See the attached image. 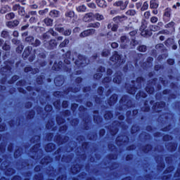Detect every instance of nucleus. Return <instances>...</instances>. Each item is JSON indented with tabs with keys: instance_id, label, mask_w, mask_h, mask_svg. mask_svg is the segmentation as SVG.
<instances>
[{
	"instance_id": "1",
	"label": "nucleus",
	"mask_w": 180,
	"mask_h": 180,
	"mask_svg": "<svg viewBox=\"0 0 180 180\" xmlns=\"http://www.w3.org/2000/svg\"><path fill=\"white\" fill-rule=\"evenodd\" d=\"M86 64H88L86 58L82 55H79L78 56V59L76 60V65H81V67H84Z\"/></svg>"
},
{
	"instance_id": "2",
	"label": "nucleus",
	"mask_w": 180,
	"mask_h": 180,
	"mask_svg": "<svg viewBox=\"0 0 180 180\" xmlns=\"http://www.w3.org/2000/svg\"><path fill=\"white\" fill-rule=\"evenodd\" d=\"M95 33L94 29H90L84 30L83 32L80 34V37H87V36H91V34H94Z\"/></svg>"
},
{
	"instance_id": "3",
	"label": "nucleus",
	"mask_w": 180,
	"mask_h": 180,
	"mask_svg": "<svg viewBox=\"0 0 180 180\" xmlns=\"http://www.w3.org/2000/svg\"><path fill=\"white\" fill-rule=\"evenodd\" d=\"M110 60L112 61V63H116V64H120V63H123V61L120 58V56L117 53L114 54L110 58Z\"/></svg>"
},
{
	"instance_id": "4",
	"label": "nucleus",
	"mask_w": 180,
	"mask_h": 180,
	"mask_svg": "<svg viewBox=\"0 0 180 180\" xmlns=\"http://www.w3.org/2000/svg\"><path fill=\"white\" fill-rule=\"evenodd\" d=\"M25 40L27 41H28L29 43H31L32 44H33L34 46H35L36 47H37V46H40V41L38 39L35 40V42L33 43V41H34V38H33V37H28L25 39Z\"/></svg>"
},
{
	"instance_id": "5",
	"label": "nucleus",
	"mask_w": 180,
	"mask_h": 180,
	"mask_svg": "<svg viewBox=\"0 0 180 180\" xmlns=\"http://www.w3.org/2000/svg\"><path fill=\"white\" fill-rule=\"evenodd\" d=\"M94 16L95 15L92 13H86L83 17V20L84 22H91L94 19Z\"/></svg>"
},
{
	"instance_id": "6",
	"label": "nucleus",
	"mask_w": 180,
	"mask_h": 180,
	"mask_svg": "<svg viewBox=\"0 0 180 180\" xmlns=\"http://www.w3.org/2000/svg\"><path fill=\"white\" fill-rule=\"evenodd\" d=\"M7 27H9L10 29H12L16 26H18V25H19V20H15L13 21H8L6 23Z\"/></svg>"
},
{
	"instance_id": "7",
	"label": "nucleus",
	"mask_w": 180,
	"mask_h": 180,
	"mask_svg": "<svg viewBox=\"0 0 180 180\" xmlns=\"http://www.w3.org/2000/svg\"><path fill=\"white\" fill-rule=\"evenodd\" d=\"M113 6H120L122 9V11L126 9V4H124V2L122 0L115 1L113 4Z\"/></svg>"
},
{
	"instance_id": "8",
	"label": "nucleus",
	"mask_w": 180,
	"mask_h": 180,
	"mask_svg": "<svg viewBox=\"0 0 180 180\" xmlns=\"http://www.w3.org/2000/svg\"><path fill=\"white\" fill-rule=\"evenodd\" d=\"M120 41H121L122 47H125L126 44H127V43H129V39L126 36H122L120 38Z\"/></svg>"
},
{
	"instance_id": "9",
	"label": "nucleus",
	"mask_w": 180,
	"mask_h": 180,
	"mask_svg": "<svg viewBox=\"0 0 180 180\" xmlns=\"http://www.w3.org/2000/svg\"><path fill=\"white\" fill-rule=\"evenodd\" d=\"M76 10L77 11V12H86V6L84 4L78 6L76 7Z\"/></svg>"
},
{
	"instance_id": "10",
	"label": "nucleus",
	"mask_w": 180,
	"mask_h": 180,
	"mask_svg": "<svg viewBox=\"0 0 180 180\" xmlns=\"http://www.w3.org/2000/svg\"><path fill=\"white\" fill-rule=\"evenodd\" d=\"M96 4L100 8H106V1L105 0H96Z\"/></svg>"
},
{
	"instance_id": "11",
	"label": "nucleus",
	"mask_w": 180,
	"mask_h": 180,
	"mask_svg": "<svg viewBox=\"0 0 180 180\" xmlns=\"http://www.w3.org/2000/svg\"><path fill=\"white\" fill-rule=\"evenodd\" d=\"M150 9H157L158 8V3L155 0H151L150 1Z\"/></svg>"
},
{
	"instance_id": "12",
	"label": "nucleus",
	"mask_w": 180,
	"mask_h": 180,
	"mask_svg": "<svg viewBox=\"0 0 180 180\" xmlns=\"http://www.w3.org/2000/svg\"><path fill=\"white\" fill-rule=\"evenodd\" d=\"M49 15L51 16V18H58V15H60V11L57 10H53L50 11Z\"/></svg>"
},
{
	"instance_id": "13",
	"label": "nucleus",
	"mask_w": 180,
	"mask_h": 180,
	"mask_svg": "<svg viewBox=\"0 0 180 180\" xmlns=\"http://www.w3.org/2000/svg\"><path fill=\"white\" fill-rule=\"evenodd\" d=\"M164 19L165 18H171V8H166L163 14Z\"/></svg>"
},
{
	"instance_id": "14",
	"label": "nucleus",
	"mask_w": 180,
	"mask_h": 180,
	"mask_svg": "<svg viewBox=\"0 0 180 180\" xmlns=\"http://www.w3.org/2000/svg\"><path fill=\"white\" fill-rule=\"evenodd\" d=\"M9 11H11V7H9V6H4L1 8L0 12L4 14L6 13V12H9Z\"/></svg>"
},
{
	"instance_id": "15",
	"label": "nucleus",
	"mask_w": 180,
	"mask_h": 180,
	"mask_svg": "<svg viewBox=\"0 0 180 180\" xmlns=\"http://www.w3.org/2000/svg\"><path fill=\"white\" fill-rule=\"evenodd\" d=\"M44 22L46 26H53V20L51 18H45Z\"/></svg>"
},
{
	"instance_id": "16",
	"label": "nucleus",
	"mask_w": 180,
	"mask_h": 180,
	"mask_svg": "<svg viewBox=\"0 0 180 180\" xmlns=\"http://www.w3.org/2000/svg\"><path fill=\"white\" fill-rule=\"evenodd\" d=\"M140 31L141 36H147V31L146 30V26L144 25H141Z\"/></svg>"
},
{
	"instance_id": "17",
	"label": "nucleus",
	"mask_w": 180,
	"mask_h": 180,
	"mask_svg": "<svg viewBox=\"0 0 180 180\" xmlns=\"http://www.w3.org/2000/svg\"><path fill=\"white\" fill-rule=\"evenodd\" d=\"M149 29L152 32H157L160 30V27H158V25H150L149 26Z\"/></svg>"
},
{
	"instance_id": "18",
	"label": "nucleus",
	"mask_w": 180,
	"mask_h": 180,
	"mask_svg": "<svg viewBox=\"0 0 180 180\" xmlns=\"http://www.w3.org/2000/svg\"><path fill=\"white\" fill-rule=\"evenodd\" d=\"M13 18H15V13H9L6 15V19H7V20H11V19H13Z\"/></svg>"
},
{
	"instance_id": "19",
	"label": "nucleus",
	"mask_w": 180,
	"mask_h": 180,
	"mask_svg": "<svg viewBox=\"0 0 180 180\" xmlns=\"http://www.w3.org/2000/svg\"><path fill=\"white\" fill-rule=\"evenodd\" d=\"M126 15H127V16H134V15H136V11L129 10L126 12Z\"/></svg>"
},
{
	"instance_id": "20",
	"label": "nucleus",
	"mask_w": 180,
	"mask_h": 180,
	"mask_svg": "<svg viewBox=\"0 0 180 180\" xmlns=\"http://www.w3.org/2000/svg\"><path fill=\"white\" fill-rule=\"evenodd\" d=\"M74 15H75L74 11H70L65 13L66 18H74Z\"/></svg>"
},
{
	"instance_id": "21",
	"label": "nucleus",
	"mask_w": 180,
	"mask_h": 180,
	"mask_svg": "<svg viewBox=\"0 0 180 180\" xmlns=\"http://www.w3.org/2000/svg\"><path fill=\"white\" fill-rule=\"evenodd\" d=\"M148 9V2L145 1L141 8V11H147Z\"/></svg>"
},
{
	"instance_id": "22",
	"label": "nucleus",
	"mask_w": 180,
	"mask_h": 180,
	"mask_svg": "<svg viewBox=\"0 0 180 180\" xmlns=\"http://www.w3.org/2000/svg\"><path fill=\"white\" fill-rule=\"evenodd\" d=\"M113 82L115 84H119L120 82H122V77L117 76L113 79Z\"/></svg>"
},
{
	"instance_id": "23",
	"label": "nucleus",
	"mask_w": 180,
	"mask_h": 180,
	"mask_svg": "<svg viewBox=\"0 0 180 180\" xmlns=\"http://www.w3.org/2000/svg\"><path fill=\"white\" fill-rule=\"evenodd\" d=\"M147 50V48L144 45H141L139 47V51H141L142 53L146 52Z\"/></svg>"
},
{
	"instance_id": "24",
	"label": "nucleus",
	"mask_w": 180,
	"mask_h": 180,
	"mask_svg": "<svg viewBox=\"0 0 180 180\" xmlns=\"http://www.w3.org/2000/svg\"><path fill=\"white\" fill-rule=\"evenodd\" d=\"M68 43H70V40H68V39H65V40L60 44V47H65V46H67V44H68Z\"/></svg>"
},
{
	"instance_id": "25",
	"label": "nucleus",
	"mask_w": 180,
	"mask_h": 180,
	"mask_svg": "<svg viewBox=\"0 0 180 180\" xmlns=\"http://www.w3.org/2000/svg\"><path fill=\"white\" fill-rule=\"evenodd\" d=\"M145 19H150V16H151V13L150 11H146L143 14Z\"/></svg>"
},
{
	"instance_id": "26",
	"label": "nucleus",
	"mask_w": 180,
	"mask_h": 180,
	"mask_svg": "<svg viewBox=\"0 0 180 180\" xmlns=\"http://www.w3.org/2000/svg\"><path fill=\"white\" fill-rule=\"evenodd\" d=\"M150 22L151 23H157V22H158V18H157L156 16L151 17Z\"/></svg>"
},
{
	"instance_id": "27",
	"label": "nucleus",
	"mask_w": 180,
	"mask_h": 180,
	"mask_svg": "<svg viewBox=\"0 0 180 180\" xmlns=\"http://www.w3.org/2000/svg\"><path fill=\"white\" fill-rule=\"evenodd\" d=\"M122 19H127V17H126L125 15H123V16H117V17H115V18H114V20H120V21L123 20Z\"/></svg>"
},
{
	"instance_id": "28",
	"label": "nucleus",
	"mask_w": 180,
	"mask_h": 180,
	"mask_svg": "<svg viewBox=\"0 0 180 180\" xmlns=\"http://www.w3.org/2000/svg\"><path fill=\"white\" fill-rule=\"evenodd\" d=\"M96 20H103V16L99 13L95 15Z\"/></svg>"
},
{
	"instance_id": "29",
	"label": "nucleus",
	"mask_w": 180,
	"mask_h": 180,
	"mask_svg": "<svg viewBox=\"0 0 180 180\" xmlns=\"http://www.w3.org/2000/svg\"><path fill=\"white\" fill-rule=\"evenodd\" d=\"M87 6H89V8H91V9H95L96 8V4H95L94 3H89L87 4Z\"/></svg>"
},
{
	"instance_id": "30",
	"label": "nucleus",
	"mask_w": 180,
	"mask_h": 180,
	"mask_svg": "<svg viewBox=\"0 0 180 180\" xmlns=\"http://www.w3.org/2000/svg\"><path fill=\"white\" fill-rule=\"evenodd\" d=\"M56 30H57V32H59V33H64V28L60 26L56 27Z\"/></svg>"
},
{
	"instance_id": "31",
	"label": "nucleus",
	"mask_w": 180,
	"mask_h": 180,
	"mask_svg": "<svg viewBox=\"0 0 180 180\" xmlns=\"http://www.w3.org/2000/svg\"><path fill=\"white\" fill-rule=\"evenodd\" d=\"M146 92L148 94H153V92H154V88H153V87H150V88L147 87L146 88Z\"/></svg>"
},
{
	"instance_id": "32",
	"label": "nucleus",
	"mask_w": 180,
	"mask_h": 180,
	"mask_svg": "<svg viewBox=\"0 0 180 180\" xmlns=\"http://www.w3.org/2000/svg\"><path fill=\"white\" fill-rule=\"evenodd\" d=\"M47 12H49V9L46 8L44 10H41L39 11V15H46V13H47Z\"/></svg>"
},
{
	"instance_id": "33",
	"label": "nucleus",
	"mask_w": 180,
	"mask_h": 180,
	"mask_svg": "<svg viewBox=\"0 0 180 180\" xmlns=\"http://www.w3.org/2000/svg\"><path fill=\"white\" fill-rule=\"evenodd\" d=\"M13 11H20V4H15L13 6Z\"/></svg>"
},
{
	"instance_id": "34",
	"label": "nucleus",
	"mask_w": 180,
	"mask_h": 180,
	"mask_svg": "<svg viewBox=\"0 0 180 180\" xmlns=\"http://www.w3.org/2000/svg\"><path fill=\"white\" fill-rule=\"evenodd\" d=\"M71 30H66L65 31H63L64 36H70L71 34Z\"/></svg>"
},
{
	"instance_id": "35",
	"label": "nucleus",
	"mask_w": 180,
	"mask_h": 180,
	"mask_svg": "<svg viewBox=\"0 0 180 180\" xmlns=\"http://www.w3.org/2000/svg\"><path fill=\"white\" fill-rule=\"evenodd\" d=\"M90 26L91 27H99V26H101V23L96 22L95 23L91 24Z\"/></svg>"
},
{
	"instance_id": "36",
	"label": "nucleus",
	"mask_w": 180,
	"mask_h": 180,
	"mask_svg": "<svg viewBox=\"0 0 180 180\" xmlns=\"http://www.w3.org/2000/svg\"><path fill=\"white\" fill-rule=\"evenodd\" d=\"M11 49V46L6 44L3 46V50H6V51Z\"/></svg>"
},
{
	"instance_id": "37",
	"label": "nucleus",
	"mask_w": 180,
	"mask_h": 180,
	"mask_svg": "<svg viewBox=\"0 0 180 180\" xmlns=\"http://www.w3.org/2000/svg\"><path fill=\"white\" fill-rule=\"evenodd\" d=\"M22 50H23V46H22V45L19 46L16 49L17 53H22Z\"/></svg>"
},
{
	"instance_id": "38",
	"label": "nucleus",
	"mask_w": 180,
	"mask_h": 180,
	"mask_svg": "<svg viewBox=\"0 0 180 180\" xmlns=\"http://www.w3.org/2000/svg\"><path fill=\"white\" fill-rule=\"evenodd\" d=\"M29 54H30L29 50L25 49L24 53L22 54L23 57H28Z\"/></svg>"
},
{
	"instance_id": "39",
	"label": "nucleus",
	"mask_w": 180,
	"mask_h": 180,
	"mask_svg": "<svg viewBox=\"0 0 180 180\" xmlns=\"http://www.w3.org/2000/svg\"><path fill=\"white\" fill-rule=\"evenodd\" d=\"M8 32H7V31H3L2 32H1V37H8Z\"/></svg>"
},
{
	"instance_id": "40",
	"label": "nucleus",
	"mask_w": 180,
	"mask_h": 180,
	"mask_svg": "<svg viewBox=\"0 0 180 180\" xmlns=\"http://www.w3.org/2000/svg\"><path fill=\"white\" fill-rule=\"evenodd\" d=\"M174 25H175V22H170L167 25H165V27H174Z\"/></svg>"
},
{
	"instance_id": "41",
	"label": "nucleus",
	"mask_w": 180,
	"mask_h": 180,
	"mask_svg": "<svg viewBox=\"0 0 180 180\" xmlns=\"http://www.w3.org/2000/svg\"><path fill=\"white\" fill-rule=\"evenodd\" d=\"M102 56L103 57H108V56H109V51H103L102 53Z\"/></svg>"
},
{
	"instance_id": "42",
	"label": "nucleus",
	"mask_w": 180,
	"mask_h": 180,
	"mask_svg": "<svg viewBox=\"0 0 180 180\" xmlns=\"http://www.w3.org/2000/svg\"><path fill=\"white\" fill-rule=\"evenodd\" d=\"M119 27V26H117V25L115 24L112 25L111 30L112 32H116V30H117V28Z\"/></svg>"
},
{
	"instance_id": "43",
	"label": "nucleus",
	"mask_w": 180,
	"mask_h": 180,
	"mask_svg": "<svg viewBox=\"0 0 180 180\" xmlns=\"http://www.w3.org/2000/svg\"><path fill=\"white\" fill-rule=\"evenodd\" d=\"M18 13L20 15H24V13H25V8L20 7V9L18 11Z\"/></svg>"
},
{
	"instance_id": "44",
	"label": "nucleus",
	"mask_w": 180,
	"mask_h": 180,
	"mask_svg": "<svg viewBox=\"0 0 180 180\" xmlns=\"http://www.w3.org/2000/svg\"><path fill=\"white\" fill-rule=\"evenodd\" d=\"M129 94H131V95H134V94H136V89L131 88V90H129Z\"/></svg>"
},
{
	"instance_id": "45",
	"label": "nucleus",
	"mask_w": 180,
	"mask_h": 180,
	"mask_svg": "<svg viewBox=\"0 0 180 180\" xmlns=\"http://www.w3.org/2000/svg\"><path fill=\"white\" fill-rule=\"evenodd\" d=\"M37 18H36V17H31L30 19V22L31 23H34V22H36Z\"/></svg>"
},
{
	"instance_id": "46",
	"label": "nucleus",
	"mask_w": 180,
	"mask_h": 180,
	"mask_svg": "<svg viewBox=\"0 0 180 180\" xmlns=\"http://www.w3.org/2000/svg\"><path fill=\"white\" fill-rule=\"evenodd\" d=\"M81 29L79 27H75L74 30H73V33H79Z\"/></svg>"
},
{
	"instance_id": "47",
	"label": "nucleus",
	"mask_w": 180,
	"mask_h": 180,
	"mask_svg": "<svg viewBox=\"0 0 180 180\" xmlns=\"http://www.w3.org/2000/svg\"><path fill=\"white\" fill-rule=\"evenodd\" d=\"M49 147H53V144L49 143L46 146V151H51V149H49Z\"/></svg>"
},
{
	"instance_id": "48",
	"label": "nucleus",
	"mask_w": 180,
	"mask_h": 180,
	"mask_svg": "<svg viewBox=\"0 0 180 180\" xmlns=\"http://www.w3.org/2000/svg\"><path fill=\"white\" fill-rule=\"evenodd\" d=\"M177 6H178V8H179V6H180L179 2H177L176 4L173 5L172 8H173V9H176Z\"/></svg>"
},
{
	"instance_id": "49",
	"label": "nucleus",
	"mask_w": 180,
	"mask_h": 180,
	"mask_svg": "<svg viewBox=\"0 0 180 180\" xmlns=\"http://www.w3.org/2000/svg\"><path fill=\"white\" fill-rule=\"evenodd\" d=\"M118 44L116 42H113L111 44V47H112V49H116V47H117Z\"/></svg>"
},
{
	"instance_id": "50",
	"label": "nucleus",
	"mask_w": 180,
	"mask_h": 180,
	"mask_svg": "<svg viewBox=\"0 0 180 180\" xmlns=\"http://www.w3.org/2000/svg\"><path fill=\"white\" fill-rule=\"evenodd\" d=\"M31 9H37L39 6L37 4H33L30 6Z\"/></svg>"
},
{
	"instance_id": "51",
	"label": "nucleus",
	"mask_w": 180,
	"mask_h": 180,
	"mask_svg": "<svg viewBox=\"0 0 180 180\" xmlns=\"http://www.w3.org/2000/svg\"><path fill=\"white\" fill-rule=\"evenodd\" d=\"M162 47H164V44H159L155 46L156 49H162Z\"/></svg>"
},
{
	"instance_id": "52",
	"label": "nucleus",
	"mask_w": 180,
	"mask_h": 180,
	"mask_svg": "<svg viewBox=\"0 0 180 180\" xmlns=\"http://www.w3.org/2000/svg\"><path fill=\"white\" fill-rule=\"evenodd\" d=\"M167 63L169 64V65H172V64H174V59H169Z\"/></svg>"
},
{
	"instance_id": "53",
	"label": "nucleus",
	"mask_w": 180,
	"mask_h": 180,
	"mask_svg": "<svg viewBox=\"0 0 180 180\" xmlns=\"http://www.w3.org/2000/svg\"><path fill=\"white\" fill-rule=\"evenodd\" d=\"M101 77H102L101 74H96V75H94V78H96V79H98V78H101Z\"/></svg>"
},
{
	"instance_id": "54",
	"label": "nucleus",
	"mask_w": 180,
	"mask_h": 180,
	"mask_svg": "<svg viewBox=\"0 0 180 180\" xmlns=\"http://www.w3.org/2000/svg\"><path fill=\"white\" fill-rule=\"evenodd\" d=\"M12 42H13L14 44H19V41H18L17 39H12Z\"/></svg>"
},
{
	"instance_id": "55",
	"label": "nucleus",
	"mask_w": 180,
	"mask_h": 180,
	"mask_svg": "<svg viewBox=\"0 0 180 180\" xmlns=\"http://www.w3.org/2000/svg\"><path fill=\"white\" fill-rule=\"evenodd\" d=\"M13 36H14V37H18L19 36V32H18V31H14Z\"/></svg>"
},
{
	"instance_id": "56",
	"label": "nucleus",
	"mask_w": 180,
	"mask_h": 180,
	"mask_svg": "<svg viewBox=\"0 0 180 180\" xmlns=\"http://www.w3.org/2000/svg\"><path fill=\"white\" fill-rule=\"evenodd\" d=\"M63 108H67V106H68V103L67 101H63Z\"/></svg>"
},
{
	"instance_id": "57",
	"label": "nucleus",
	"mask_w": 180,
	"mask_h": 180,
	"mask_svg": "<svg viewBox=\"0 0 180 180\" xmlns=\"http://www.w3.org/2000/svg\"><path fill=\"white\" fill-rule=\"evenodd\" d=\"M50 44H53V46H57V43L56 42V40H51Z\"/></svg>"
},
{
	"instance_id": "58",
	"label": "nucleus",
	"mask_w": 180,
	"mask_h": 180,
	"mask_svg": "<svg viewBox=\"0 0 180 180\" xmlns=\"http://www.w3.org/2000/svg\"><path fill=\"white\" fill-rule=\"evenodd\" d=\"M16 2H20L21 4H22V5H25L24 2H26V0H15Z\"/></svg>"
},
{
	"instance_id": "59",
	"label": "nucleus",
	"mask_w": 180,
	"mask_h": 180,
	"mask_svg": "<svg viewBox=\"0 0 180 180\" xmlns=\"http://www.w3.org/2000/svg\"><path fill=\"white\" fill-rule=\"evenodd\" d=\"M30 15H32V16H35V15H37V13H36V11H31L30 13Z\"/></svg>"
},
{
	"instance_id": "60",
	"label": "nucleus",
	"mask_w": 180,
	"mask_h": 180,
	"mask_svg": "<svg viewBox=\"0 0 180 180\" xmlns=\"http://www.w3.org/2000/svg\"><path fill=\"white\" fill-rule=\"evenodd\" d=\"M117 11L116 10H112L111 11H110V14L111 15H115V13H117Z\"/></svg>"
},
{
	"instance_id": "61",
	"label": "nucleus",
	"mask_w": 180,
	"mask_h": 180,
	"mask_svg": "<svg viewBox=\"0 0 180 180\" xmlns=\"http://www.w3.org/2000/svg\"><path fill=\"white\" fill-rule=\"evenodd\" d=\"M153 15H158V11L155 9V10L153 11Z\"/></svg>"
},
{
	"instance_id": "62",
	"label": "nucleus",
	"mask_w": 180,
	"mask_h": 180,
	"mask_svg": "<svg viewBox=\"0 0 180 180\" xmlns=\"http://www.w3.org/2000/svg\"><path fill=\"white\" fill-rule=\"evenodd\" d=\"M27 27H28V25H24V26H22V30H26V29H27Z\"/></svg>"
},
{
	"instance_id": "63",
	"label": "nucleus",
	"mask_w": 180,
	"mask_h": 180,
	"mask_svg": "<svg viewBox=\"0 0 180 180\" xmlns=\"http://www.w3.org/2000/svg\"><path fill=\"white\" fill-rule=\"evenodd\" d=\"M27 71H30V68H25V72H27Z\"/></svg>"
},
{
	"instance_id": "64",
	"label": "nucleus",
	"mask_w": 180,
	"mask_h": 180,
	"mask_svg": "<svg viewBox=\"0 0 180 180\" xmlns=\"http://www.w3.org/2000/svg\"><path fill=\"white\" fill-rule=\"evenodd\" d=\"M44 39H49V35L47 34H44Z\"/></svg>"
}]
</instances>
